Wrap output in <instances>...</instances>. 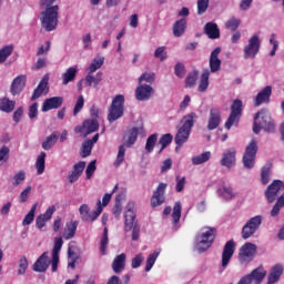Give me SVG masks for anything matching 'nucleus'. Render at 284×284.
<instances>
[{
    "label": "nucleus",
    "mask_w": 284,
    "mask_h": 284,
    "mask_svg": "<svg viewBox=\"0 0 284 284\" xmlns=\"http://www.w3.org/2000/svg\"><path fill=\"white\" fill-rule=\"evenodd\" d=\"M168 190V183L161 182L151 197V206L159 207L165 203V191Z\"/></svg>",
    "instance_id": "14"
},
{
    "label": "nucleus",
    "mask_w": 284,
    "mask_h": 284,
    "mask_svg": "<svg viewBox=\"0 0 284 284\" xmlns=\"http://www.w3.org/2000/svg\"><path fill=\"white\" fill-rule=\"evenodd\" d=\"M36 212H37V204H33L29 213L24 216L22 221V225H31V223L34 221Z\"/></svg>",
    "instance_id": "49"
},
{
    "label": "nucleus",
    "mask_w": 284,
    "mask_h": 284,
    "mask_svg": "<svg viewBox=\"0 0 284 284\" xmlns=\"http://www.w3.org/2000/svg\"><path fill=\"white\" fill-rule=\"evenodd\" d=\"M77 67H70L67 71L62 74V85H68V83L74 81L77 79Z\"/></svg>",
    "instance_id": "38"
},
{
    "label": "nucleus",
    "mask_w": 284,
    "mask_h": 284,
    "mask_svg": "<svg viewBox=\"0 0 284 284\" xmlns=\"http://www.w3.org/2000/svg\"><path fill=\"white\" fill-rule=\"evenodd\" d=\"M199 80V71L190 72L185 79V88H194Z\"/></svg>",
    "instance_id": "45"
},
{
    "label": "nucleus",
    "mask_w": 284,
    "mask_h": 284,
    "mask_svg": "<svg viewBox=\"0 0 284 284\" xmlns=\"http://www.w3.org/2000/svg\"><path fill=\"white\" fill-rule=\"evenodd\" d=\"M14 51L13 45H6L0 50V63H6L8 57Z\"/></svg>",
    "instance_id": "47"
},
{
    "label": "nucleus",
    "mask_w": 284,
    "mask_h": 284,
    "mask_svg": "<svg viewBox=\"0 0 284 284\" xmlns=\"http://www.w3.org/2000/svg\"><path fill=\"white\" fill-rule=\"evenodd\" d=\"M271 98H272V85H266L255 97V99H254L255 108H258L260 105H263V103H270Z\"/></svg>",
    "instance_id": "24"
},
{
    "label": "nucleus",
    "mask_w": 284,
    "mask_h": 284,
    "mask_svg": "<svg viewBox=\"0 0 284 284\" xmlns=\"http://www.w3.org/2000/svg\"><path fill=\"white\" fill-rule=\"evenodd\" d=\"M242 114H243V101H241L240 99H236L233 101L231 105V114L229 115L224 124V128L226 130H232V125H234L235 123H239Z\"/></svg>",
    "instance_id": "9"
},
{
    "label": "nucleus",
    "mask_w": 284,
    "mask_h": 284,
    "mask_svg": "<svg viewBox=\"0 0 284 284\" xmlns=\"http://www.w3.org/2000/svg\"><path fill=\"white\" fill-rule=\"evenodd\" d=\"M83 170H85V161H80L73 165V170L71 174H69L70 183H77L78 179H81L83 174Z\"/></svg>",
    "instance_id": "27"
},
{
    "label": "nucleus",
    "mask_w": 284,
    "mask_h": 284,
    "mask_svg": "<svg viewBox=\"0 0 284 284\" xmlns=\"http://www.w3.org/2000/svg\"><path fill=\"white\" fill-rule=\"evenodd\" d=\"M221 54V48H215L210 55V70L211 72H219L221 70V59L219 55Z\"/></svg>",
    "instance_id": "25"
},
{
    "label": "nucleus",
    "mask_w": 284,
    "mask_h": 284,
    "mask_svg": "<svg viewBox=\"0 0 284 284\" xmlns=\"http://www.w3.org/2000/svg\"><path fill=\"white\" fill-rule=\"evenodd\" d=\"M256 255V244L253 243H245L241 248H240V260L245 262V261H252L254 256Z\"/></svg>",
    "instance_id": "19"
},
{
    "label": "nucleus",
    "mask_w": 284,
    "mask_h": 284,
    "mask_svg": "<svg viewBox=\"0 0 284 284\" xmlns=\"http://www.w3.org/2000/svg\"><path fill=\"white\" fill-rule=\"evenodd\" d=\"M77 227H79V222L71 220L70 222H67V229L63 233V239L65 241H70L71 239H74L77 236Z\"/></svg>",
    "instance_id": "30"
},
{
    "label": "nucleus",
    "mask_w": 284,
    "mask_h": 284,
    "mask_svg": "<svg viewBox=\"0 0 284 284\" xmlns=\"http://www.w3.org/2000/svg\"><path fill=\"white\" fill-rule=\"evenodd\" d=\"M258 152V143L256 140H252L246 145L245 152L242 158V163L246 170H252L256 163V154Z\"/></svg>",
    "instance_id": "8"
},
{
    "label": "nucleus",
    "mask_w": 284,
    "mask_h": 284,
    "mask_svg": "<svg viewBox=\"0 0 284 284\" xmlns=\"http://www.w3.org/2000/svg\"><path fill=\"white\" fill-rule=\"evenodd\" d=\"M212 159V153L210 151H206L204 153H201L200 155H195L192 158V164L193 165H203V163H207V161Z\"/></svg>",
    "instance_id": "40"
},
{
    "label": "nucleus",
    "mask_w": 284,
    "mask_h": 284,
    "mask_svg": "<svg viewBox=\"0 0 284 284\" xmlns=\"http://www.w3.org/2000/svg\"><path fill=\"white\" fill-rule=\"evenodd\" d=\"M61 247H63V237H55L53 250H52V256H59V253L61 252Z\"/></svg>",
    "instance_id": "55"
},
{
    "label": "nucleus",
    "mask_w": 284,
    "mask_h": 284,
    "mask_svg": "<svg viewBox=\"0 0 284 284\" xmlns=\"http://www.w3.org/2000/svg\"><path fill=\"white\" fill-rule=\"evenodd\" d=\"M221 165H223L224 168H227L229 170L231 168H234V165H236V149L231 148L229 150H226L223 154H222V159H221Z\"/></svg>",
    "instance_id": "20"
},
{
    "label": "nucleus",
    "mask_w": 284,
    "mask_h": 284,
    "mask_svg": "<svg viewBox=\"0 0 284 284\" xmlns=\"http://www.w3.org/2000/svg\"><path fill=\"white\" fill-rule=\"evenodd\" d=\"M215 239H216V229L206 227V231L196 237V241H197L196 250L199 252H207V250L212 247V244L214 243Z\"/></svg>",
    "instance_id": "7"
},
{
    "label": "nucleus",
    "mask_w": 284,
    "mask_h": 284,
    "mask_svg": "<svg viewBox=\"0 0 284 284\" xmlns=\"http://www.w3.org/2000/svg\"><path fill=\"white\" fill-rule=\"evenodd\" d=\"M48 77H43L39 82L38 87L33 90L31 95V101H37V99H41L43 94H48L50 92V87H48Z\"/></svg>",
    "instance_id": "21"
},
{
    "label": "nucleus",
    "mask_w": 284,
    "mask_h": 284,
    "mask_svg": "<svg viewBox=\"0 0 284 284\" xmlns=\"http://www.w3.org/2000/svg\"><path fill=\"white\" fill-rule=\"evenodd\" d=\"M63 105V97H53L44 100L42 104V112H50V110H59Z\"/></svg>",
    "instance_id": "22"
},
{
    "label": "nucleus",
    "mask_w": 284,
    "mask_h": 284,
    "mask_svg": "<svg viewBox=\"0 0 284 284\" xmlns=\"http://www.w3.org/2000/svg\"><path fill=\"white\" fill-rule=\"evenodd\" d=\"M30 192H32V186H27L19 196V203H26L28 197L30 196Z\"/></svg>",
    "instance_id": "62"
},
{
    "label": "nucleus",
    "mask_w": 284,
    "mask_h": 284,
    "mask_svg": "<svg viewBox=\"0 0 284 284\" xmlns=\"http://www.w3.org/2000/svg\"><path fill=\"white\" fill-rule=\"evenodd\" d=\"M182 210H183V206L181 205V202H175L173 206V212H172L173 225H179V221H181Z\"/></svg>",
    "instance_id": "44"
},
{
    "label": "nucleus",
    "mask_w": 284,
    "mask_h": 284,
    "mask_svg": "<svg viewBox=\"0 0 284 284\" xmlns=\"http://www.w3.org/2000/svg\"><path fill=\"white\" fill-rule=\"evenodd\" d=\"M141 263H143V254L139 253L132 258L131 266L133 270H136L138 267H141Z\"/></svg>",
    "instance_id": "61"
},
{
    "label": "nucleus",
    "mask_w": 284,
    "mask_h": 284,
    "mask_svg": "<svg viewBox=\"0 0 284 284\" xmlns=\"http://www.w3.org/2000/svg\"><path fill=\"white\" fill-rule=\"evenodd\" d=\"M103 63H105V58L94 59L89 67L90 74H93V72H97L98 70H100Z\"/></svg>",
    "instance_id": "50"
},
{
    "label": "nucleus",
    "mask_w": 284,
    "mask_h": 284,
    "mask_svg": "<svg viewBox=\"0 0 284 284\" xmlns=\"http://www.w3.org/2000/svg\"><path fill=\"white\" fill-rule=\"evenodd\" d=\"M156 141H159V133H153L146 139L145 150L150 154L154 152V146L156 145Z\"/></svg>",
    "instance_id": "43"
},
{
    "label": "nucleus",
    "mask_w": 284,
    "mask_h": 284,
    "mask_svg": "<svg viewBox=\"0 0 284 284\" xmlns=\"http://www.w3.org/2000/svg\"><path fill=\"white\" fill-rule=\"evenodd\" d=\"M261 130H264L267 134H274V132H276V122H274L272 113H270V110L267 109H262L254 115V134H261Z\"/></svg>",
    "instance_id": "1"
},
{
    "label": "nucleus",
    "mask_w": 284,
    "mask_h": 284,
    "mask_svg": "<svg viewBox=\"0 0 284 284\" xmlns=\"http://www.w3.org/2000/svg\"><path fill=\"white\" fill-rule=\"evenodd\" d=\"M14 108H17V101L10 100V98H0L1 112H6V114H10L14 112Z\"/></svg>",
    "instance_id": "32"
},
{
    "label": "nucleus",
    "mask_w": 284,
    "mask_h": 284,
    "mask_svg": "<svg viewBox=\"0 0 284 284\" xmlns=\"http://www.w3.org/2000/svg\"><path fill=\"white\" fill-rule=\"evenodd\" d=\"M84 103H85V100L83 99V95H79L73 109V116H77V114H79V112L83 110Z\"/></svg>",
    "instance_id": "58"
},
{
    "label": "nucleus",
    "mask_w": 284,
    "mask_h": 284,
    "mask_svg": "<svg viewBox=\"0 0 284 284\" xmlns=\"http://www.w3.org/2000/svg\"><path fill=\"white\" fill-rule=\"evenodd\" d=\"M154 73H149V72H144L141 74V77L138 79V83L139 84H143V81H145V83H154Z\"/></svg>",
    "instance_id": "52"
},
{
    "label": "nucleus",
    "mask_w": 284,
    "mask_h": 284,
    "mask_svg": "<svg viewBox=\"0 0 284 284\" xmlns=\"http://www.w3.org/2000/svg\"><path fill=\"white\" fill-rule=\"evenodd\" d=\"M210 8V0H197V14H205Z\"/></svg>",
    "instance_id": "54"
},
{
    "label": "nucleus",
    "mask_w": 284,
    "mask_h": 284,
    "mask_svg": "<svg viewBox=\"0 0 284 284\" xmlns=\"http://www.w3.org/2000/svg\"><path fill=\"white\" fill-rule=\"evenodd\" d=\"M258 50H261V40L258 36H252L244 48V59H256Z\"/></svg>",
    "instance_id": "13"
},
{
    "label": "nucleus",
    "mask_w": 284,
    "mask_h": 284,
    "mask_svg": "<svg viewBox=\"0 0 284 284\" xmlns=\"http://www.w3.org/2000/svg\"><path fill=\"white\" fill-rule=\"evenodd\" d=\"M173 140L174 136H172L171 133H165L160 138L159 144L162 146V150H165V148H168V145H170V143H172Z\"/></svg>",
    "instance_id": "51"
},
{
    "label": "nucleus",
    "mask_w": 284,
    "mask_h": 284,
    "mask_svg": "<svg viewBox=\"0 0 284 284\" xmlns=\"http://www.w3.org/2000/svg\"><path fill=\"white\" fill-rule=\"evenodd\" d=\"M154 97V88L150 84H139L135 89L136 101H150Z\"/></svg>",
    "instance_id": "15"
},
{
    "label": "nucleus",
    "mask_w": 284,
    "mask_h": 284,
    "mask_svg": "<svg viewBox=\"0 0 284 284\" xmlns=\"http://www.w3.org/2000/svg\"><path fill=\"white\" fill-rule=\"evenodd\" d=\"M183 190H185V176H183V178L176 176L175 191L183 192Z\"/></svg>",
    "instance_id": "64"
},
{
    "label": "nucleus",
    "mask_w": 284,
    "mask_h": 284,
    "mask_svg": "<svg viewBox=\"0 0 284 284\" xmlns=\"http://www.w3.org/2000/svg\"><path fill=\"white\" fill-rule=\"evenodd\" d=\"M261 223H263V217L261 215L251 217L242 229V239L247 241L256 234V231L261 227Z\"/></svg>",
    "instance_id": "10"
},
{
    "label": "nucleus",
    "mask_w": 284,
    "mask_h": 284,
    "mask_svg": "<svg viewBox=\"0 0 284 284\" xmlns=\"http://www.w3.org/2000/svg\"><path fill=\"white\" fill-rule=\"evenodd\" d=\"M241 26V19L236 17H231L226 22H225V29L231 30V32H236Z\"/></svg>",
    "instance_id": "41"
},
{
    "label": "nucleus",
    "mask_w": 284,
    "mask_h": 284,
    "mask_svg": "<svg viewBox=\"0 0 284 284\" xmlns=\"http://www.w3.org/2000/svg\"><path fill=\"white\" fill-rule=\"evenodd\" d=\"M79 212L82 221H97V219L101 216V212H103V206H101V200L98 201V209L92 214H90V206L88 204H82L79 209Z\"/></svg>",
    "instance_id": "12"
},
{
    "label": "nucleus",
    "mask_w": 284,
    "mask_h": 284,
    "mask_svg": "<svg viewBox=\"0 0 284 284\" xmlns=\"http://www.w3.org/2000/svg\"><path fill=\"white\" fill-rule=\"evenodd\" d=\"M246 276L250 277L251 282L255 281L256 284L263 283V278L267 276V271L263 268V266H260L257 268H254L250 274Z\"/></svg>",
    "instance_id": "31"
},
{
    "label": "nucleus",
    "mask_w": 284,
    "mask_h": 284,
    "mask_svg": "<svg viewBox=\"0 0 284 284\" xmlns=\"http://www.w3.org/2000/svg\"><path fill=\"white\" fill-rule=\"evenodd\" d=\"M94 172H97V160L91 161L85 170L87 179H92Z\"/></svg>",
    "instance_id": "59"
},
{
    "label": "nucleus",
    "mask_w": 284,
    "mask_h": 284,
    "mask_svg": "<svg viewBox=\"0 0 284 284\" xmlns=\"http://www.w3.org/2000/svg\"><path fill=\"white\" fill-rule=\"evenodd\" d=\"M125 112V97L123 94L115 95L112 100L111 106L109 108L108 121L109 123H114L123 116Z\"/></svg>",
    "instance_id": "6"
},
{
    "label": "nucleus",
    "mask_w": 284,
    "mask_h": 284,
    "mask_svg": "<svg viewBox=\"0 0 284 284\" xmlns=\"http://www.w3.org/2000/svg\"><path fill=\"white\" fill-rule=\"evenodd\" d=\"M204 33L209 39H221V30L219 29V24L216 22H207L204 26Z\"/></svg>",
    "instance_id": "26"
},
{
    "label": "nucleus",
    "mask_w": 284,
    "mask_h": 284,
    "mask_svg": "<svg viewBox=\"0 0 284 284\" xmlns=\"http://www.w3.org/2000/svg\"><path fill=\"white\" fill-rule=\"evenodd\" d=\"M210 88V69H205L201 75L197 87L199 92H205Z\"/></svg>",
    "instance_id": "39"
},
{
    "label": "nucleus",
    "mask_w": 284,
    "mask_h": 284,
    "mask_svg": "<svg viewBox=\"0 0 284 284\" xmlns=\"http://www.w3.org/2000/svg\"><path fill=\"white\" fill-rule=\"evenodd\" d=\"M186 28H187V20L185 18H182L175 21L173 24L174 37H183V34H185Z\"/></svg>",
    "instance_id": "35"
},
{
    "label": "nucleus",
    "mask_w": 284,
    "mask_h": 284,
    "mask_svg": "<svg viewBox=\"0 0 284 284\" xmlns=\"http://www.w3.org/2000/svg\"><path fill=\"white\" fill-rule=\"evenodd\" d=\"M236 250V242L234 240H230L225 243L223 252H222V267L225 270L227 265H230V261H232V256H234V252Z\"/></svg>",
    "instance_id": "16"
},
{
    "label": "nucleus",
    "mask_w": 284,
    "mask_h": 284,
    "mask_svg": "<svg viewBox=\"0 0 284 284\" xmlns=\"http://www.w3.org/2000/svg\"><path fill=\"white\" fill-rule=\"evenodd\" d=\"M124 232H132V241H136L141 236V226L136 221L134 212V202H129L124 212Z\"/></svg>",
    "instance_id": "2"
},
{
    "label": "nucleus",
    "mask_w": 284,
    "mask_h": 284,
    "mask_svg": "<svg viewBox=\"0 0 284 284\" xmlns=\"http://www.w3.org/2000/svg\"><path fill=\"white\" fill-rule=\"evenodd\" d=\"M110 243L108 239V227H104L103 235L100 242V252L103 256H105V250H108V244Z\"/></svg>",
    "instance_id": "48"
},
{
    "label": "nucleus",
    "mask_w": 284,
    "mask_h": 284,
    "mask_svg": "<svg viewBox=\"0 0 284 284\" xmlns=\"http://www.w3.org/2000/svg\"><path fill=\"white\" fill-rule=\"evenodd\" d=\"M272 176V163H266L261 170V183L262 185H267Z\"/></svg>",
    "instance_id": "37"
},
{
    "label": "nucleus",
    "mask_w": 284,
    "mask_h": 284,
    "mask_svg": "<svg viewBox=\"0 0 284 284\" xmlns=\"http://www.w3.org/2000/svg\"><path fill=\"white\" fill-rule=\"evenodd\" d=\"M40 21L45 32H54V29L59 26V6L47 7L41 12Z\"/></svg>",
    "instance_id": "3"
},
{
    "label": "nucleus",
    "mask_w": 284,
    "mask_h": 284,
    "mask_svg": "<svg viewBox=\"0 0 284 284\" xmlns=\"http://www.w3.org/2000/svg\"><path fill=\"white\" fill-rule=\"evenodd\" d=\"M57 212V207L54 205H51L47 209V211L43 214H40L44 219V221H50L52 219V215Z\"/></svg>",
    "instance_id": "63"
},
{
    "label": "nucleus",
    "mask_w": 284,
    "mask_h": 284,
    "mask_svg": "<svg viewBox=\"0 0 284 284\" xmlns=\"http://www.w3.org/2000/svg\"><path fill=\"white\" fill-rule=\"evenodd\" d=\"M159 254H161V252L154 251L153 253H151L148 256L145 272H150V270H152V267H154V263H156V258H159Z\"/></svg>",
    "instance_id": "46"
},
{
    "label": "nucleus",
    "mask_w": 284,
    "mask_h": 284,
    "mask_svg": "<svg viewBox=\"0 0 284 284\" xmlns=\"http://www.w3.org/2000/svg\"><path fill=\"white\" fill-rule=\"evenodd\" d=\"M281 276H283V266L281 264H275L271 268V273L268 274V277H267V283L268 284L278 283V281L281 280Z\"/></svg>",
    "instance_id": "29"
},
{
    "label": "nucleus",
    "mask_w": 284,
    "mask_h": 284,
    "mask_svg": "<svg viewBox=\"0 0 284 284\" xmlns=\"http://www.w3.org/2000/svg\"><path fill=\"white\" fill-rule=\"evenodd\" d=\"M99 141V133H97L91 140H85L82 143V158L90 156L92 154V149L94 148V143Z\"/></svg>",
    "instance_id": "33"
},
{
    "label": "nucleus",
    "mask_w": 284,
    "mask_h": 284,
    "mask_svg": "<svg viewBox=\"0 0 284 284\" xmlns=\"http://www.w3.org/2000/svg\"><path fill=\"white\" fill-rule=\"evenodd\" d=\"M28 82V77L24 74L18 75L11 83L10 92L12 97H19L23 90H26V83Z\"/></svg>",
    "instance_id": "17"
},
{
    "label": "nucleus",
    "mask_w": 284,
    "mask_h": 284,
    "mask_svg": "<svg viewBox=\"0 0 284 284\" xmlns=\"http://www.w3.org/2000/svg\"><path fill=\"white\" fill-rule=\"evenodd\" d=\"M166 50H168L166 47H159L154 52L155 59H160V61H165V59H168Z\"/></svg>",
    "instance_id": "57"
},
{
    "label": "nucleus",
    "mask_w": 284,
    "mask_h": 284,
    "mask_svg": "<svg viewBox=\"0 0 284 284\" xmlns=\"http://www.w3.org/2000/svg\"><path fill=\"white\" fill-rule=\"evenodd\" d=\"M28 257L22 256L19 261V267H18V274L19 276H23V274H26L27 270H28Z\"/></svg>",
    "instance_id": "53"
},
{
    "label": "nucleus",
    "mask_w": 284,
    "mask_h": 284,
    "mask_svg": "<svg viewBox=\"0 0 284 284\" xmlns=\"http://www.w3.org/2000/svg\"><path fill=\"white\" fill-rule=\"evenodd\" d=\"M26 181V171H19L14 176H13V183L12 185H21Z\"/></svg>",
    "instance_id": "60"
},
{
    "label": "nucleus",
    "mask_w": 284,
    "mask_h": 284,
    "mask_svg": "<svg viewBox=\"0 0 284 284\" xmlns=\"http://www.w3.org/2000/svg\"><path fill=\"white\" fill-rule=\"evenodd\" d=\"M48 258V252H44L42 255H40L33 264V272H47L50 265Z\"/></svg>",
    "instance_id": "28"
},
{
    "label": "nucleus",
    "mask_w": 284,
    "mask_h": 284,
    "mask_svg": "<svg viewBox=\"0 0 284 284\" xmlns=\"http://www.w3.org/2000/svg\"><path fill=\"white\" fill-rule=\"evenodd\" d=\"M219 125H221V109L211 108L207 122V130H216Z\"/></svg>",
    "instance_id": "23"
},
{
    "label": "nucleus",
    "mask_w": 284,
    "mask_h": 284,
    "mask_svg": "<svg viewBox=\"0 0 284 284\" xmlns=\"http://www.w3.org/2000/svg\"><path fill=\"white\" fill-rule=\"evenodd\" d=\"M99 130V120L87 119L83 121L82 125L74 128L75 134H82V136H89V134H94Z\"/></svg>",
    "instance_id": "11"
},
{
    "label": "nucleus",
    "mask_w": 284,
    "mask_h": 284,
    "mask_svg": "<svg viewBox=\"0 0 284 284\" xmlns=\"http://www.w3.org/2000/svg\"><path fill=\"white\" fill-rule=\"evenodd\" d=\"M59 136H60L59 132L54 131L49 136H47V139L42 142V148L44 150H52V148L57 145V142L59 141Z\"/></svg>",
    "instance_id": "36"
},
{
    "label": "nucleus",
    "mask_w": 284,
    "mask_h": 284,
    "mask_svg": "<svg viewBox=\"0 0 284 284\" xmlns=\"http://www.w3.org/2000/svg\"><path fill=\"white\" fill-rule=\"evenodd\" d=\"M139 139V128L133 126L126 134V141L119 146L116 159L113 163L114 168H121L123 161H125V148H132Z\"/></svg>",
    "instance_id": "5"
},
{
    "label": "nucleus",
    "mask_w": 284,
    "mask_h": 284,
    "mask_svg": "<svg viewBox=\"0 0 284 284\" xmlns=\"http://www.w3.org/2000/svg\"><path fill=\"white\" fill-rule=\"evenodd\" d=\"M281 187H283V181L274 180L266 189L265 196L268 203H274L276 201V196L278 192H281Z\"/></svg>",
    "instance_id": "18"
},
{
    "label": "nucleus",
    "mask_w": 284,
    "mask_h": 284,
    "mask_svg": "<svg viewBox=\"0 0 284 284\" xmlns=\"http://www.w3.org/2000/svg\"><path fill=\"white\" fill-rule=\"evenodd\" d=\"M125 253H121L113 260L112 270L115 274H119L125 270Z\"/></svg>",
    "instance_id": "34"
},
{
    "label": "nucleus",
    "mask_w": 284,
    "mask_h": 284,
    "mask_svg": "<svg viewBox=\"0 0 284 284\" xmlns=\"http://www.w3.org/2000/svg\"><path fill=\"white\" fill-rule=\"evenodd\" d=\"M196 113L191 112L182 118V126L178 130L175 135V144L183 145L189 139L192 128H194V119H196Z\"/></svg>",
    "instance_id": "4"
},
{
    "label": "nucleus",
    "mask_w": 284,
    "mask_h": 284,
    "mask_svg": "<svg viewBox=\"0 0 284 284\" xmlns=\"http://www.w3.org/2000/svg\"><path fill=\"white\" fill-rule=\"evenodd\" d=\"M174 74L178 79H183L185 77V64L178 62L174 67Z\"/></svg>",
    "instance_id": "56"
},
{
    "label": "nucleus",
    "mask_w": 284,
    "mask_h": 284,
    "mask_svg": "<svg viewBox=\"0 0 284 284\" xmlns=\"http://www.w3.org/2000/svg\"><path fill=\"white\" fill-rule=\"evenodd\" d=\"M45 152H41L36 161V168L39 175L45 172Z\"/></svg>",
    "instance_id": "42"
}]
</instances>
